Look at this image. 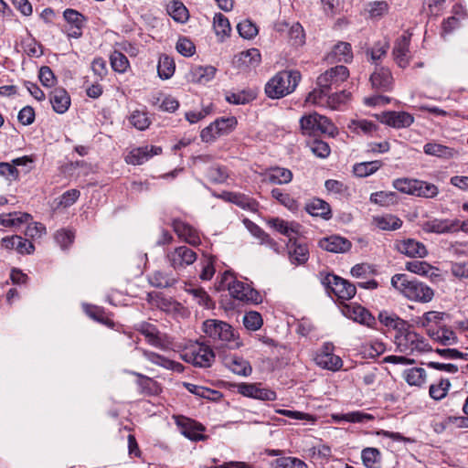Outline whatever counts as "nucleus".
<instances>
[{"instance_id": "nucleus-15", "label": "nucleus", "mask_w": 468, "mask_h": 468, "mask_svg": "<svg viewBox=\"0 0 468 468\" xmlns=\"http://www.w3.org/2000/svg\"><path fill=\"white\" fill-rule=\"evenodd\" d=\"M333 346L329 344L324 346V350L316 355L314 361L322 368L336 371L343 366L342 359L331 353Z\"/></svg>"}, {"instance_id": "nucleus-25", "label": "nucleus", "mask_w": 468, "mask_h": 468, "mask_svg": "<svg viewBox=\"0 0 468 468\" xmlns=\"http://www.w3.org/2000/svg\"><path fill=\"white\" fill-rule=\"evenodd\" d=\"M427 333L431 338L443 346H452L458 342L454 331L446 326H441L437 330L428 328Z\"/></svg>"}, {"instance_id": "nucleus-62", "label": "nucleus", "mask_w": 468, "mask_h": 468, "mask_svg": "<svg viewBox=\"0 0 468 468\" xmlns=\"http://www.w3.org/2000/svg\"><path fill=\"white\" fill-rule=\"evenodd\" d=\"M86 314L95 321L104 324H112V322L104 314V311L97 306L87 305L85 307Z\"/></svg>"}, {"instance_id": "nucleus-14", "label": "nucleus", "mask_w": 468, "mask_h": 468, "mask_svg": "<svg viewBox=\"0 0 468 468\" xmlns=\"http://www.w3.org/2000/svg\"><path fill=\"white\" fill-rule=\"evenodd\" d=\"M343 313L349 319L367 327H373L376 324L375 317L361 305H346Z\"/></svg>"}, {"instance_id": "nucleus-5", "label": "nucleus", "mask_w": 468, "mask_h": 468, "mask_svg": "<svg viewBox=\"0 0 468 468\" xmlns=\"http://www.w3.org/2000/svg\"><path fill=\"white\" fill-rule=\"evenodd\" d=\"M300 125L303 133L310 136H316L322 133L334 136L336 131L335 126L327 117L317 112L303 116L300 120Z\"/></svg>"}, {"instance_id": "nucleus-38", "label": "nucleus", "mask_w": 468, "mask_h": 468, "mask_svg": "<svg viewBox=\"0 0 468 468\" xmlns=\"http://www.w3.org/2000/svg\"><path fill=\"white\" fill-rule=\"evenodd\" d=\"M167 12L176 22L184 23L188 19V11L183 3L172 1L167 5Z\"/></svg>"}, {"instance_id": "nucleus-18", "label": "nucleus", "mask_w": 468, "mask_h": 468, "mask_svg": "<svg viewBox=\"0 0 468 468\" xmlns=\"http://www.w3.org/2000/svg\"><path fill=\"white\" fill-rule=\"evenodd\" d=\"M370 82L376 90L380 91L389 90L393 83L390 70L386 68H377L370 76Z\"/></svg>"}, {"instance_id": "nucleus-21", "label": "nucleus", "mask_w": 468, "mask_h": 468, "mask_svg": "<svg viewBox=\"0 0 468 468\" xmlns=\"http://www.w3.org/2000/svg\"><path fill=\"white\" fill-rule=\"evenodd\" d=\"M49 101L53 110L62 114L66 112L70 105V97L63 88H55L49 94Z\"/></svg>"}, {"instance_id": "nucleus-35", "label": "nucleus", "mask_w": 468, "mask_h": 468, "mask_svg": "<svg viewBox=\"0 0 468 468\" xmlns=\"http://www.w3.org/2000/svg\"><path fill=\"white\" fill-rule=\"evenodd\" d=\"M245 224H246L248 229L250 230V232L254 237L259 239L262 244L264 243V244H267L268 246H270L271 248H272L274 250L276 249V247L278 246L277 242L273 239H271L270 237V235L267 234L257 224H255L252 221H250L248 219L245 220Z\"/></svg>"}, {"instance_id": "nucleus-2", "label": "nucleus", "mask_w": 468, "mask_h": 468, "mask_svg": "<svg viewBox=\"0 0 468 468\" xmlns=\"http://www.w3.org/2000/svg\"><path fill=\"white\" fill-rule=\"evenodd\" d=\"M397 349L405 355H420L431 350L427 339L413 330V325L407 324L404 329L395 335Z\"/></svg>"}, {"instance_id": "nucleus-3", "label": "nucleus", "mask_w": 468, "mask_h": 468, "mask_svg": "<svg viewBox=\"0 0 468 468\" xmlns=\"http://www.w3.org/2000/svg\"><path fill=\"white\" fill-rule=\"evenodd\" d=\"M301 80L297 70H282L275 74L265 85V93L271 99H281L292 93Z\"/></svg>"}, {"instance_id": "nucleus-9", "label": "nucleus", "mask_w": 468, "mask_h": 468, "mask_svg": "<svg viewBox=\"0 0 468 468\" xmlns=\"http://www.w3.org/2000/svg\"><path fill=\"white\" fill-rule=\"evenodd\" d=\"M184 360L200 367H208L212 365L215 354L213 350L204 344H198L182 356Z\"/></svg>"}, {"instance_id": "nucleus-63", "label": "nucleus", "mask_w": 468, "mask_h": 468, "mask_svg": "<svg viewBox=\"0 0 468 468\" xmlns=\"http://www.w3.org/2000/svg\"><path fill=\"white\" fill-rule=\"evenodd\" d=\"M215 123L218 128V133L223 135L232 131L237 124V119L235 117L220 118L216 120Z\"/></svg>"}, {"instance_id": "nucleus-50", "label": "nucleus", "mask_w": 468, "mask_h": 468, "mask_svg": "<svg viewBox=\"0 0 468 468\" xmlns=\"http://www.w3.org/2000/svg\"><path fill=\"white\" fill-rule=\"evenodd\" d=\"M416 190L415 196L425 198H432L439 193V189L434 184L420 180L417 181Z\"/></svg>"}, {"instance_id": "nucleus-30", "label": "nucleus", "mask_w": 468, "mask_h": 468, "mask_svg": "<svg viewBox=\"0 0 468 468\" xmlns=\"http://www.w3.org/2000/svg\"><path fill=\"white\" fill-rule=\"evenodd\" d=\"M225 365L235 374L240 376H249L252 368L250 363L242 357L239 356H231L226 358Z\"/></svg>"}, {"instance_id": "nucleus-26", "label": "nucleus", "mask_w": 468, "mask_h": 468, "mask_svg": "<svg viewBox=\"0 0 468 468\" xmlns=\"http://www.w3.org/2000/svg\"><path fill=\"white\" fill-rule=\"evenodd\" d=\"M353 53L351 45L347 42H339L336 44L332 51L327 56V60L330 62H345L351 61Z\"/></svg>"}, {"instance_id": "nucleus-39", "label": "nucleus", "mask_w": 468, "mask_h": 468, "mask_svg": "<svg viewBox=\"0 0 468 468\" xmlns=\"http://www.w3.org/2000/svg\"><path fill=\"white\" fill-rule=\"evenodd\" d=\"M186 292L191 294L194 300L207 309L214 307V303L207 292L201 287H191L186 289Z\"/></svg>"}, {"instance_id": "nucleus-29", "label": "nucleus", "mask_w": 468, "mask_h": 468, "mask_svg": "<svg viewBox=\"0 0 468 468\" xmlns=\"http://www.w3.org/2000/svg\"><path fill=\"white\" fill-rule=\"evenodd\" d=\"M292 179V173L286 168L275 167L266 174L265 181L273 185L288 184Z\"/></svg>"}, {"instance_id": "nucleus-37", "label": "nucleus", "mask_w": 468, "mask_h": 468, "mask_svg": "<svg viewBox=\"0 0 468 468\" xmlns=\"http://www.w3.org/2000/svg\"><path fill=\"white\" fill-rule=\"evenodd\" d=\"M382 162L378 160L363 162L355 165L353 171L356 176L366 177L377 172L382 166Z\"/></svg>"}, {"instance_id": "nucleus-51", "label": "nucleus", "mask_w": 468, "mask_h": 468, "mask_svg": "<svg viewBox=\"0 0 468 468\" xmlns=\"http://www.w3.org/2000/svg\"><path fill=\"white\" fill-rule=\"evenodd\" d=\"M237 29L241 37L246 39H251L258 35L257 26L250 20L245 19L239 22L237 26Z\"/></svg>"}, {"instance_id": "nucleus-22", "label": "nucleus", "mask_w": 468, "mask_h": 468, "mask_svg": "<svg viewBox=\"0 0 468 468\" xmlns=\"http://www.w3.org/2000/svg\"><path fill=\"white\" fill-rule=\"evenodd\" d=\"M414 118L405 112H390L383 115L382 122L394 128H406L411 125Z\"/></svg>"}, {"instance_id": "nucleus-47", "label": "nucleus", "mask_w": 468, "mask_h": 468, "mask_svg": "<svg viewBox=\"0 0 468 468\" xmlns=\"http://www.w3.org/2000/svg\"><path fill=\"white\" fill-rule=\"evenodd\" d=\"M459 225L457 222H451L449 220H433L428 224L429 231L435 233H446L456 230Z\"/></svg>"}, {"instance_id": "nucleus-12", "label": "nucleus", "mask_w": 468, "mask_h": 468, "mask_svg": "<svg viewBox=\"0 0 468 468\" xmlns=\"http://www.w3.org/2000/svg\"><path fill=\"white\" fill-rule=\"evenodd\" d=\"M410 34L404 33L394 43L392 55L399 67L404 69L410 63Z\"/></svg>"}, {"instance_id": "nucleus-4", "label": "nucleus", "mask_w": 468, "mask_h": 468, "mask_svg": "<svg viewBox=\"0 0 468 468\" xmlns=\"http://www.w3.org/2000/svg\"><path fill=\"white\" fill-rule=\"evenodd\" d=\"M218 287L223 290L227 289L233 298L242 303L257 304L261 302V296L258 291L249 284L238 281L229 271H226L222 274Z\"/></svg>"}, {"instance_id": "nucleus-17", "label": "nucleus", "mask_w": 468, "mask_h": 468, "mask_svg": "<svg viewBox=\"0 0 468 468\" xmlns=\"http://www.w3.org/2000/svg\"><path fill=\"white\" fill-rule=\"evenodd\" d=\"M1 244L7 250H16L20 254H31L35 247L31 241L21 236L14 235L11 237H5L1 239Z\"/></svg>"}, {"instance_id": "nucleus-20", "label": "nucleus", "mask_w": 468, "mask_h": 468, "mask_svg": "<svg viewBox=\"0 0 468 468\" xmlns=\"http://www.w3.org/2000/svg\"><path fill=\"white\" fill-rule=\"evenodd\" d=\"M173 228L178 237L190 245L197 246L200 243L198 233L190 225L179 219H175L173 221Z\"/></svg>"}, {"instance_id": "nucleus-58", "label": "nucleus", "mask_w": 468, "mask_h": 468, "mask_svg": "<svg viewBox=\"0 0 468 468\" xmlns=\"http://www.w3.org/2000/svg\"><path fill=\"white\" fill-rule=\"evenodd\" d=\"M289 38L293 46H302L305 41V35L303 27L294 23L289 29Z\"/></svg>"}, {"instance_id": "nucleus-59", "label": "nucleus", "mask_w": 468, "mask_h": 468, "mask_svg": "<svg viewBox=\"0 0 468 468\" xmlns=\"http://www.w3.org/2000/svg\"><path fill=\"white\" fill-rule=\"evenodd\" d=\"M309 147L311 152L320 158H325L330 154L329 145L321 140L314 139L312 142H309Z\"/></svg>"}, {"instance_id": "nucleus-33", "label": "nucleus", "mask_w": 468, "mask_h": 468, "mask_svg": "<svg viewBox=\"0 0 468 468\" xmlns=\"http://www.w3.org/2000/svg\"><path fill=\"white\" fill-rule=\"evenodd\" d=\"M373 222L378 229L382 230H396L402 225V221L393 215L375 217L373 218Z\"/></svg>"}, {"instance_id": "nucleus-6", "label": "nucleus", "mask_w": 468, "mask_h": 468, "mask_svg": "<svg viewBox=\"0 0 468 468\" xmlns=\"http://www.w3.org/2000/svg\"><path fill=\"white\" fill-rule=\"evenodd\" d=\"M204 333L213 340L232 342L233 346L239 347L240 343L236 337L234 329L226 322L208 319L203 323Z\"/></svg>"}, {"instance_id": "nucleus-64", "label": "nucleus", "mask_w": 468, "mask_h": 468, "mask_svg": "<svg viewBox=\"0 0 468 468\" xmlns=\"http://www.w3.org/2000/svg\"><path fill=\"white\" fill-rule=\"evenodd\" d=\"M388 5L386 1H376L369 3L367 5V11L371 17H380L384 14L388 13Z\"/></svg>"}, {"instance_id": "nucleus-48", "label": "nucleus", "mask_w": 468, "mask_h": 468, "mask_svg": "<svg viewBox=\"0 0 468 468\" xmlns=\"http://www.w3.org/2000/svg\"><path fill=\"white\" fill-rule=\"evenodd\" d=\"M130 123L140 131H144L149 127L151 121L147 116V112L139 110L133 111L129 117Z\"/></svg>"}, {"instance_id": "nucleus-19", "label": "nucleus", "mask_w": 468, "mask_h": 468, "mask_svg": "<svg viewBox=\"0 0 468 468\" xmlns=\"http://www.w3.org/2000/svg\"><path fill=\"white\" fill-rule=\"evenodd\" d=\"M396 247L400 253L412 258H424L428 253L422 243L411 239L398 242Z\"/></svg>"}, {"instance_id": "nucleus-49", "label": "nucleus", "mask_w": 468, "mask_h": 468, "mask_svg": "<svg viewBox=\"0 0 468 468\" xmlns=\"http://www.w3.org/2000/svg\"><path fill=\"white\" fill-rule=\"evenodd\" d=\"M293 249L289 248V255L292 263L303 264L308 260V249L303 245L292 243Z\"/></svg>"}, {"instance_id": "nucleus-27", "label": "nucleus", "mask_w": 468, "mask_h": 468, "mask_svg": "<svg viewBox=\"0 0 468 468\" xmlns=\"http://www.w3.org/2000/svg\"><path fill=\"white\" fill-rule=\"evenodd\" d=\"M179 425L182 434L189 440L197 441L205 439V436L201 434L205 428L201 424L186 419L183 422H179Z\"/></svg>"}, {"instance_id": "nucleus-13", "label": "nucleus", "mask_w": 468, "mask_h": 468, "mask_svg": "<svg viewBox=\"0 0 468 468\" xmlns=\"http://www.w3.org/2000/svg\"><path fill=\"white\" fill-rule=\"evenodd\" d=\"M162 153V148L155 145H145L133 149L126 156L125 160L128 164L137 165H143L154 155Z\"/></svg>"}, {"instance_id": "nucleus-45", "label": "nucleus", "mask_w": 468, "mask_h": 468, "mask_svg": "<svg viewBox=\"0 0 468 468\" xmlns=\"http://www.w3.org/2000/svg\"><path fill=\"white\" fill-rule=\"evenodd\" d=\"M213 27L217 36H228L231 30L229 19L221 13H217L213 18Z\"/></svg>"}, {"instance_id": "nucleus-40", "label": "nucleus", "mask_w": 468, "mask_h": 468, "mask_svg": "<svg viewBox=\"0 0 468 468\" xmlns=\"http://www.w3.org/2000/svg\"><path fill=\"white\" fill-rule=\"evenodd\" d=\"M229 200L230 202L236 204L237 206L242 208H247L250 211H256L258 209L259 203L253 198L237 193H229Z\"/></svg>"}, {"instance_id": "nucleus-56", "label": "nucleus", "mask_w": 468, "mask_h": 468, "mask_svg": "<svg viewBox=\"0 0 468 468\" xmlns=\"http://www.w3.org/2000/svg\"><path fill=\"white\" fill-rule=\"evenodd\" d=\"M276 468H308V465L296 457H281L274 461Z\"/></svg>"}, {"instance_id": "nucleus-1", "label": "nucleus", "mask_w": 468, "mask_h": 468, "mask_svg": "<svg viewBox=\"0 0 468 468\" xmlns=\"http://www.w3.org/2000/svg\"><path fill=\"white\" fill-rule=\"evenodd\" d=\"M392 286L411 301L429 303L434 296L433 290L415 279L410 280L406 274H395L391 278Z\"/></svg>"}, {"instance_id": "nucleus-41", "label": "nucleus", "mask_w": 468, "mask_h": 468, "mask_svg": "<svg viewBox=\"0 0 468 468\" xmlns=\"http://www.w3.org/2000/svg\"><path fill=\"white\" fill-rule=\"evenodd\" d=\"M405 380L410 386H421L426 380V371L422 367H413L405 371Z\"/></svg>"}, {"instance_id": "nucleus-61", "label": "nucleus", "mask_w": 468, "mask_h": 468, "mask_svg": "<svg viewBox=\"0 0 468 468\" xmlns=\"http://www.w3.org/2000/svg\"><path fill=\"white\" fill-rule=\"evenodd\" d=\"M431 269L432 267L425 261H414L407 262L406 264V270L423 276H427Z\"/></svg>"}, {"instance_id": "nucleus-8", "label": "nucleus", "mask_w": 468, "mask_h": 468, "mask_svg": "<svg viewBox=\"0 0 468 468\" xmlns=\"http://www.w3.org/2000/svg\"><path fill=\"white\" fill-rule=\"evenodd\" d=\"M323 283L342 300L351 299L356 292L354 284L334 274H327Z\"/></svg>"}, {"instance_id": "nucleus-44", "label": "nucleus", "mask_w": 468, "mask_h": 468, "mask_svg": "<svg viewBox=\"0 0 468 468\" xmlns=\"http://www.w3.org/2000/svg\"><path fill=\"white\" fill-rule=\"evenodd\" d=\"M112 69L119 73H124L129 68L127 57L118 50H114L110 56Z\"/></svg>"}, {"instance_id": "nucleus-46", "label": "nucleus", "mask_w": 468, "mask_h": 468, "mask_svg": "<svg viewBox=\"0 0 468 468\" xmlns=\"http://www.w3.org/2000/svg\"><path fill=\"white\" fill-rule=\"evenodd\" d=\"M150 283L157 288H166L174 285L176 280L163 271H154L149 278Z\"/></svg>"}, {"instance_id": "nucleus-54", "label": "nucleus", "mask_w": 468, "mask_h": 468, "mask_svg": "<svg viewBox=\"0 0 468 468\" xmlns=\"http://www.w3.org/2000/svg\"><path fill=\"white\" fill-rule=\"evenodd\" d=\"M262 324V317L258 312H248L243 317V324L248 330L256 331L261 327Z\"/></svg>"}, {"instance_id": "nucleus-32", "label": "nucleus", "mask_w": 468, "mask_h": 468, "mask_svg": "<svg viewBox=\"0 0 468 468\" xmlns=\"http://www.w3.org/2000/svg\"><path fill=\"white\" fill-rule=\"evenodd\" d=\"M423 150L426 154L441 158H451L455 154L454 149L436 143L426 144Z\"/></svg>"}, {"instance_id": "nucleus-7", "label": "nucleus", "mask_w": 468, "mask_h": 468, "mask_svg": "<svg viewBox=\"0 0 468 468\" xmlns=\"http://www.w3.org/2000/svg\"><path fill=\"white\" fill-rule=\"evenodd\" d=\"M348 76L349 70L346 66H335L317 78V86L322 87V92L330 93L333 89L336 90Z\"/></svg>"}, {"instance_id": "nucleus-60", "label": "nucleus", "mask_w": 468, "mask_h": 468, "mask_svg": "<svg viewBox=\"0 0 468 468\" xmlns=\"http://www.w3.org/2000/svg\"><path fill=\"white\" fill-rule=\"evenodd\" d=\"M143 355L147 360H149L153 364L161 366L165 368H170V367H173V366H174V361L169 360V359L164 357L163 356L158 355L154 352L144 350Z\"/></svg>"}, {"instance_id": "nucleus-31", "label": "nucleus", "mask_w": 468, "mask_h": 468, "mask_svg": "<svg viewBox=\"0 0 468 468\" xmlns=\"http://www.w3.org/2000/svg\"><path fill=\"white\" fill-rule=\"evenodd\" d=\"M217 69L213 66H197L191 70L192 80L200 84L210 81L216 74Z\"/></svg>"}, {"instance_id": "nucleus-55", "label": "nucleus", "mask_w": 468, "mask_h": 468, "mask_svg": "<svg viewBox=\"0 0 468 468\" xmlns=\"http://www.w3.org/2000/svg\"><path fill=\"white\" fill-rule=\"evenodd\" d=\"M207 176L211 182L219 184L227 179L228 173L224 166L213 165L207 169Z\"/></svg>"}, {"instance_id": "nucleus-23", "label": "nucleus", "mask_w": 468, "mask_h": 468, "mask_svg": "<svg viewBox=\"0 0 468 468\" xmlns=\"http://www.w3.org/2000/svg\"><path fill=\"white\" fill-rule=\"evenodd\" d=\"M261 58L260 50L257 48H250L236 55L233 63L238 68H255L260 64Z\"/></svg>"}, {"instance_id": "nucleus-42", "label": "nucleus", "mask_w": 468, "mask_h": 468, "mask_svg": "<svg viewBox=\"0 0 468 468\" xmlns=\"http://www.w3.org/2000/svg\"><path fill=\"white\" fill-rule=\"evenodd\" d=\"M378 319L381 324L386 326L392 327L396 330L397 333H399L401 329H404V326L408 324L406 321L400 319L397 315L388 314L386 312H382L378 314Z\"/></svg>"}, {"instance_id": "nucleus-36", "label": "nucleus", "mask_w": 468, "mask_h": 468, "mask_svg": "<svg viewBox=\"0 0 468 468\" xmlns=\"http://www.w3.org/2000/svg\"><path fill=\"white\" fill-rule=\"evenodd\" d=\"M31 216L27 213H10L0 215V225L4 227H18L28 222Z\"/></svg>"}, {"instance_id": "nucleus-52", "label": "nucleus", "mask_w": 468, "mask_h": 468, "mask_svg": "<svg viewBox=\"0 0 468 468\" xmlns=\"http://www.w3.org/2000/svg\"><path fill=\"white\" fill-rule=\"evenodd\" d=\"M336 418L338 420H345L347 422H353V423H365L369 420H375V417L373 415L365 413L362 411H352V412L342 414Z\"/></svg>"}, {"instance_id": "nucleus-34", "label": "nucleus", "mask_w": 468, "mask_h": 468, "mask_svg": "<svg viewBox=\"0 0 468 468\" xmlns=\"http://www.w3.org/2000/svg\"><path fill=\"white\" fill-rule=\"evenodd\" d=\"M176 65L175 61L172 58L167 55H162L159 58L158 65H157V72L158 76L162 80L170 79L175 72Z\"/></svg>"}, {"instance_id": "nucleus-11", "label": "nucleus", "mask_w": 468, "mask_h": 468, "mask_svg": "<svg viewBox=\"0 0 468 468\" xmlns=\"http://www.w3.org/2000/svg\"><path fill=\"white\" fill-rule=\"evenodd\" d=\"M136 330L143 335L146 341L153 346L161 349L165 348L166 335L162 334L154 324L147 322H142L136 325Z\"/></svg>"}, {"instance_id": "nucleus-10", "label": "nucleus", "mask_w": 468, "mask_h": 468, "mask_svg": "<svg viewBox=\"0 0 468 468\" xmlns=\"http://www.w3.org/2000/svg\"><path fill=\"white\" fill-rule=\"evenodd\" d=\"M167 257L171 266L175 270L185 269L186 266L194 263L197 260L196 252L186 246H180L175 249Z\"/></svg>"}, {"instance_id": "nucleus-16", "label": "nucleus", "mask_w": 468, "mask_h": 468, "mask_svg": "<svg viewBox=\"0 0 468 468\" xmlns=\"http://www.w3.org/2000/svg\"><path fill=\"white\" fill-rule=\"evenodd\" d=\"M320 247L327 251L334 253H344L350 250L351 241L346 238L332 235L319 241Z\"/></svg>"}, {"instance_id": "nucleus-57", "label": "nucleus", "mask_w": 468, "mask_h": 468, "mask_svg": "<svg viewBox=\"0 0 468 468\" xmlns=\"http://www.w3.org/2000/svg\"><path fill=\"white\" fill-rule=\"evenodd\" d=\"M417 181L418 180L414 179L399 178L394 181L393 186L397 190L402 193L415 196L417 191Z\"/></svg>"}, {"instance_id": "nucleus-24", "label": "nucleus", "mask_w": 468, "mask_h": 468, "mask_svg": "<svg viewBox=\"0 0 468 468\" xmlns=\"http://www.w3.org/2000/svg\"><path fill=\"white\" fill-rule=\"evenodd\" d=\"M268 225L276 231L289 238V241L292 242V233L299 232L300 225L295 222H287L280 218H271L267 220Z\"/></svg>"}, {"instance_id": "nucleus-28", "label": "nucleus", "mask_w": 468, "mask_h": 468, "mask_svg": "<svg viewBox=\"0 0 468 468\" xmlns=\"http://www.w3.org/2000/svg\"><path fill=\"white\" fill-rule=\"evenodd\" d=\"M305 209L310 215L314 217H321L324 219L331 218L329 204L319 198L313 199L311 202L306 204Z\"/></svg>"}, {"instance_id": "nucleus-43", "label": "nucleus", "mask_w": 468, "mask_h": 468, "mask_svg": "<svg viewBox=\"0 0 468 468\" xmlns=\"http://www.w3.org/2000/svg\"><path fill=\"white\" fill-rule=\"evenodd\" d=\"M361 457L367 468H378L381 459L380 452L376 448L364 449Z\"/></svg>"}, {"instance_id": "nucleus-53", "label": "nucleus", "mask_w": 468, "mask_h": 468, "mask_svg": "<svg viewBox=\"0 0 468 468\" xmlns=\"http://www.w3.org/2000/svg\"><path fill=\"white\" fill-rule=\"evenodd\" d=\"M450 387V381L442 378L438 384L431 385L429 390L430 396L435 400H440L447 395Z\"/></svg>"}]
</instances>
